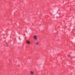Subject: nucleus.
<instances>
[{
	"label": "nucleus",
	"mask_w": 75,
	"mask_h": 75,
	"mask_svg": "<svg viewBox=\"0 0 75 75\" xmlns=\"http://www.w3.org/2000/svg\"><path fill=\"white\" fill-rule=\"evenodd\" d=\"M33 38L35 40H37V36L35 35L33 37Z\"/></svg>",
	"instance_id": "nucleus-1"
},
{
	"label": "nucleus",
	"mask_w": 75,
	"mask_h": 75,
	"mask_svg": "<svg viewBox=\"0 0 75 75\" xmlns=\"http://www.w3.org/2000/svg\"><path fill=\"white\" fill-rule=\"evenodd\" d=\"M30 75H34V71H30Z\"/></svg>",
	"instance_id": "nucleus-2"
},
{
	"label": "nucleus",
	"mask_w": 75,
	"mask_h": 75,
	"mask_svg": "<svg viewBox=\"0 0 75 75\" xmlns=\"http://www.w3.org/2000/svg\"><path fill=\"white\" fill-rule=\"evenodd\" d=\"M26 43H27V44H30V41H26Z\"/></svg>",
	"instance_id": "nucleus-3"
},
{
	"label": "nucleus",
	"mask_w": 75,
	"mask_h": 75,
	"mask_svg": "<svg viewBox=\"0 0 75 75\" xmlns=\"http://www.w3.org/2000/svg\"><path fill=\"white\" fill-rule=\"evenodd\" d=\"M35 44L36 45H39V42H36Z\"/></svg>",
	"instance_id": "nucleus-4"
},
{
	"label": "nucleus",
	"mask_w": 75,
	"mask_h": 75,
	"mask_svg": "<svg viewBox=\"0 0 75 75\" xmlns=\"http://www.w3.org/2000/svg\"><path fill=\"white\" fill-rule=\"evenodd\" d=\"M67 57H71V55L70 54H68L67 55Z\"/></svg>",
	"instance_id": "nucleus-5"
},
{
	"label": "nucleus",
	"mask_w": 75,
	"mask_h": 75,
	"mask_svg": "<svg viewBox=\"0 0 75 75\" xmlns=\"http://www.w3.org/2000/svg\"><path fill=\"white\" fill-rule=\"evenodd\" d=\"M8 45H6V47H8Z\"/></svg>",
	"instance_id": "nucleus-6"
}]
</instances>
